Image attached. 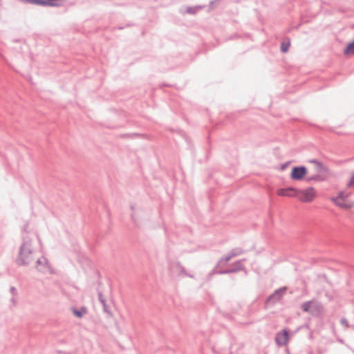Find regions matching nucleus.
<instances>
[{"label":"nucleus","mask_w":354,"mask_h":354,"mask_svg":"<svg viewBox=\"0 0 354 354\" xmlns=\"http://www.w3.org/2000/svg\"><path fill=\"white\" fill-rule=\"evenodd\" d=\"M28 225L24 227L22 236V243L19 249V252L16 258V263L18 266H26L30 265L35 259L36 250L32 245V239L28 234Z\"/></svg>","instance_id":"1"},{"label":"nucleus","mask_w":354,"mask_h":354,"mask_svg":"<svg viewBox=\"0 0 354 354\" xmlns=\"http://www.w3.org/2000/svg\"><path fill=\"white\" fill-rule=\"evenodd\" d=\"M301 308L303 311L309 313L313 315H317L322 313L324 310L322 304L315 299L303 303Z\"/></svg>","instance_id":"2"},{"label":"nucleus","mask_w":354,"mask_h":354,"mask_svg":"<svg viewBox=\"0 0 354 354\" xmlns=\"http://www.w3.org/2000/svg\"><path fill=\"white\" fill-rule=\"evenodd\" d=\"M169 270L172 277H189L194 278V275L187 272L184 266L178 261L171 262L169 265Z\"/></svg>","instance_id":"3"},{"label":"nucleus","mask_w":354,"mask_h":354,"mask_svg":"<svg viewBox=\"0 0 354 354\" xmlns=\"http://www.w3.org/2000/svg\"><path fill=\"white\" fill-rule=\"evenodd\" d=\"M297 198L303 203H310L315 197L316 192L313 187H308L306 189H297Z\"/></svg>","instance_id":"4"},{"label":"nucleus","mask_w":354,"mask_h":354,"mask_svg":"<svg viewBox=\"0 0 354 354\" xmlns=\"http://www.w3.org/2000/svg\"><path fill=\"white\" fill-rule=\"evenodd\" d=\"M307 173V169L304 166L294 167L292 169L290 178L295 180H300L304 178Z\"/></svg>","instance_id":"5"},{"label":"nucleus","mask_w":354,"mask_h":354,"mask_svg":"<svg viewBox=\"0 0 354 354\" xmlns=\"http://www.w3.org/2000/svg\"><path fill=\"white\" fill-rule=\"evenodd\" d=\"M36 268L40 272L46 273L50 270L47 259L44 257L37 259Z\"/></svg>","instance_id":"6"},{"label":"nucleus","mask_w":354,"mask_h":354,"mask_svg":"<svg viewBox=\"0 0 354 354\" xmlns=\"http://www.w3.org/2000/svg\"><path fill=\"white\" fill-rule=\"evenodd\" d=\"M286 291V288H281L278 290H276L271 295L268 297L267 299L268 303H275L280 300L283 295L285 294Z\"/></svg>","instance_id":"7"},{"label":"nucleus","mask_w":354,"mask_h":354,"mask_svg":"<svg viewBox=\"0 0 354 354\" xmlns=\"http://www.w3.org/2000/svg\"><path fill=\"white\" fill-rule=\"evenodd\" d=\"M275 342L280 346H285L288 342V331L283 329L282 332L278 333L275 337Z\"/></svg>","instance_id":"8"},{"label":"nucleus","mask_w":354,"mask_h":354,"mask_svg":"<svg viewBox=\"0 0 354 354\" xmlns=\"http://www.w3.org/2000/svg\"><path fill=\"white\" fill-rule=\"evenodd\" d=\"M297 189H295L293 187L282 188L279 189L277 191V194L281 196H289L297 198Z\"/></svg>","instance_id":"9"},{"label":"nucleus","mask_w":354,"mask_h":354,"mask_svg":"<svg viewBox=\"0 0 354 354\" xmlns=\"http://www.w3.org/2000/svg\"><path fill=\"white\" fill-rule=\"evenodd\" d=\"M332 201L335 203L336 205L345 209H350L353 207L354 205V203L353 202L346 201V199H345L344 201L339 199H332Z\"/></svg>","instance_id":"10"},{"label":"nucleus","mask_w":354,"mask_h":354,"mask_svg":"<svg viewBox=\"0 0 354 354\" xmlns=\"http://www.w3.org/2000/svg\"><path fill=\"white\" fill-rule=\"evenodd\" d=\"M309 162L315 165V171L319 173V174L324 175L327 173V168L322 162L315 159L310 160Z\"/></svg>","instance_id":"11"},{"label":"nucleus","mask_w":354,"mask_h":354,"mask_svg":"<svg viewBox=\"0 0 354 354\" xmlns=\"http://www.w3.org/2000/svg\"><path fill=\"white\" fill-rule=\"evenodd\" d=\"M71 310L74 315H75L78 318L82 317L84 315L87 313V309L86 307H82L80 309L72 308Z\"/></svg>","instance_id":"12"},{"label":"nucleus","mask_w":354,"mask_h":354,"mask_svg":"<svg viewBox=\"0 0 354 354\" xmlns=\"http://www.w3.org/2000/svg\"><path fill=\"white\" fill-rule=\"evenodd\" d=\"M244 260L245 259L236 261L235 263H234L233 264L231 265L232 268H230V270H236L234 271V272H237L239 271L243 270L245 269V267L243 265L242 261Z\"/></svg>","instance_id":"13"},{"label":"nucleus","mask_w":354,"mask_h":354,"mask_svg":"<svg viewBox=\"0 0 354 354\" xmlns=\"http://www.w3.org/2000/svg\"><path fill=\"white\" fill-rule=\"evenodd\" d=\"M326 179V176L325 175H322V174H315V175H312L310 176H308L307 178H306V181L307 182H310V181H323Z\"/></svg>","instance_id":"14"},{"label":"nucleus","mask_w":354,"mask_h":354,"mask_svg":"<svg viewBox=\"0 0 354 354\" xmlns=\"http://www.w3.org/2000/svg\"><path fill=\"white\" fill-rule=\"evenodd\" d=\"M344 53L346 55L354 54V39L353 41L348 44L344 50Z\"/></svg>","instance_id":"15"},{"label":"nucleus","mask_w":354,"mask_h":354,"mask_svg":"<svg viewBox=\"0 0 354 354\" xmlns=\"http://www.w3.org/2000/svg\"><path fill=\"white\" fill-rule=\"evenodd\" d=\"M233 257H231V253L230 252L227 255H226L225 257L221 259L218 262L217 266H223L226 264L228 261H230Z\"/></svg>","instance_id":"16"},{"label":"nucleus","mask_w":354,"mask_h":354,"mask_svg":"<svg viewBox=\"0 0 354 354\" xmlns=\"http://www.w3.org/2000/svg\"><path fill=\"white\" fill-rule=\"evenodd\" d=\"M290 45V41L289 39H287V41H283L281 44V50L283 53L288 52L289 47Z\"/></svg>","instance_id":"17"},{"label":"nucleus","mask_w":354,"mask_h":354,"mask_svg":"<svg viewBox=\"0 0 354 354\" xmlns=\"http://www.w3.org/2000/svg\"><path fill=\"white\" fill-rule=\"evenodd\" d=\"M231 257H235L243 254L244 252L241 248H236L232 249L230 252Z\"/></svg>","instance_id":"18"},{"label":"nucleus","mask_w":354,"mask_h":354,"mask_svg":"<svg viewBox=\"0 0 354 354\" xmlns=\"http://www.w3.org/2000/svg\"><path fill=\"white\" fill-rule=\"evenodd\" d=\"M21 2L25 3H31L41 6V4H45V2L41 1V0H19Z\"/></svg>","instance_id":"19"},{"label":"nucleus","mask_w":354,"mask_h":354,"mask_svg":"<svg viewBox=\"0 0 354 354\" xmlns=\"http://www.w3.org/2000/svg\"><path fill=\"white\" fill-rule=\"evenodd\" d=\"M349 195H350L349 193H345L344 192H340L336 198H333L332 199H339V200L344 201L349 196Z\"/></svg>","instance_id":"20"},{"label":"nucleus","mask_w":354,"mask_h":354,"mask_svg":"<svg viewBox=\"0 0 354 354\" xmlns=\"http://www.w3.org/2000/svg\"><path fill=\"white\" fill-rule=\"evenodd\" d=\"M235 270H236L226 269V270L215 271V273L218 274H230V273H234Z\"/></svg>","instance_id":"21"},{"label":"nucleus","mask_w":354,"mask_h":354,"mask_svg":"<svg viewBox=\"0 0 354 354\" xmlns=\"http://www.w3.org/2000/svg\"><path fill=\"white\" fill-rule=\"evenodd\" d=\"M10 292L11 293L12 296H14V297H17V295L18 294L17 289L14 286H12L10 288Z\"/></svg>","instance_id":"22"},{"label":"nucleus","mask_w":354,"mask_h":354,"mask_svg":"<svg viewBox=\"0 0 354 354\" xmlns=\"http://www.w3.org/2000/svg\"><path fill=\"white\" fill-rule=\"evenodd\" d=\"M131 218L134 224L136 225H138V221L136 219V214L135 212H133V213L131 214Z\"/></svg>","instance_id":"23"},{"label":"nucleus","mask_w":354,"mask_h":354,"mask_svg":"<svg viewBox=\"0 0 354 354\" xmlns=\"http://www.w3.org/2000/svg\"><path fill=\"white\" fill-rule=\"evenodd\" d=\"M354 186V173L353 174L350 181L347 184L348 187Z\"/></svg>","instance_id":"24"},{"label":"nucleus","mask_w":354,"mask_h":354,"mask_svg":"<svg viewBox=\"0 0 354 354\" xmlns=\"http://www.w3.org/2000/svg\"><path fill=\"white\" fill-rule=\"evenodd\" d=\"M340 322H341V324L343 326H344L346 328H348L349 327L348 322V321L346 320V318H342Z\"/></svg>","instance_id":"25"},{"label":"nucleus","mask_w":354,"mask_h":354,"mask_svg":"<svg viewBox=\"0 0 354 354\" xmlns=\"http://www.w3.org/2000/svg\"><path fill=\"white\" fill-rule=\"evenodd\" d=\"M102 304L103 308H104V311L105 313H106L107 314H109V315H110V314H111V311H110V310L109 309V308H108V306H107V305H106V301H105L104 303H102Z\"/></svg>","instance_id":"26"},{"label":"nucleus","mask_w":354,"mask_h":354,"mask_svg":"<svg viewBox=\"0 0 354 354\" xmlns=\"http://www.w3.org/2000/svg\"><path fill=\"white\" fill-rule=\"evenodd\" d=\"M98 299L101 304L104 303L106 300L104 299L102 293L101 292H98Z\"/></svg>","instance_id":"27"},{"label":"nucleus","mask_w":354,"mask_h":354,"mask_svg":"<svg viewBox=\"0 0 354 354\" xmlns=\"http://www.w3.org/2000/svg\"><path fill=\"white\" fill-rule=\"evenodd\" d=\"M10 302H12L13 306H15L17 304L16 297L12 296V298L10 299Z\"/></svg>","instance_id":"28"},{"label":"nucleus","mask_w":354,"mask_h":354,"mask_svg":"<svg viewBox=\"0 0 354 354\" xmlns=\"http://www.w3.org/2000/svg\"><path fill=\"white\" fill-rule=\"evenodd\" d=\"M218 1H219V0H215V1H210V3H209V8H210L211 9H212V8H214V3H215V2L218 3Z\"/></svg>","instance_id":"29"},{"label":"nucleus","mask_w":354,"mask_h":354,"mask_svg":"<svg viewBox=\"0 0 354 354\" xmlns=\"http://www.w3.org/2000/svg\"><path fill=\"white\" fill-rule=\"evenodd\" d=\"M187 12L188 13H190V14H194L195 13V11L194 10V9L192 8H187Z\"/></svg>","instance_id":"30"}]
</instances>
